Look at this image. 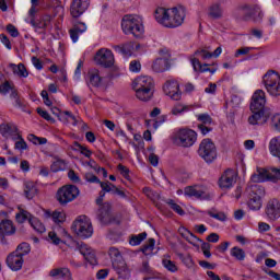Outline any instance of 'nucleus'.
Masks as SVG:
<instances>
[{"mask_svg":"<svg viewBox=\"0 0 280 280\" xmlns=\"http://www.w3.org/2000/svg\"><path fill=\"white\" fill-rule=\"evenodd\" d=\"M266 106V93L264 90H257L252 97L250 110L252 116L248 117L250 126H264L270 119V110L264 108Z\"/></svg>","mask_w":280,"mask_h":280,"instance_id":"nucleus-1","label":"nucleus"},{"mask_svg":"<svg viewBox=\"0 0 280 280\" xmlns=\"http://www.w3.org/2000/svg\"><path fill=\"white\" fill-rule=\"evenodd\" d=\"M155 20L158 23H160V25H163V27H180L185 21V8H159L155 10Z\"/></svg>","mask_w":280,"mask_h":280,"instance_id":"nucleus-2","label":"nucleus"},{"mask_svg":"<svg viewBox=\"0 0 280 280\" xmlns=\"http://www.w3.org/2000/svg\"><path fill=\"white\" fill-rule=\"evenodd\" d=\"M132 90L137 100L140 102H150L154 95V80L152 77L140 75L132 81Z\"/></svg>","mask_w":280,"mask_h":280,"instance_id":"nucleus-3","label":"nucleus"},{"mask_svg":"<svg viewBox=\"0 0 280 280\" xmlns=\"http://www.w3.org/2000/svg\"><path fill=\"white\" fill-rule=\"evenodd\" d=\"M122 32L126 34H133L139 38L143 34V20L139 15H125L121 22Z\"/></svg>","mask_w":280,"mask_h":280,"instance_id":"nucleus-4","label":"nucleus"},{"mask_svg":"<svg viewBox=\"0 0 280 280\" xmlns=\"http://www.w3.org/2000/svg\"><path fill=\"white\" fill-rule=\"evenodd\" d=\"M248 197L247 205L252 211H259L261 209V198L266 196V189L259 184L250 185L246 188Z\"/></svg>","mask_w":280,"mask_h":280,"instance_id":"nucleus-5","label":"nucleus"},{"mask_svg":"<svg viewBox=\"0 0 280 280\" xmlns=\"http://www.w3.org/2000/svg\"><path fill=\"white\" fill-rule=\"evenodd\" d=\"M72 231L83 240H86L93 235V224L91 223V219L86 215H80L72 223Z\"/></svg>","mask_w":280,"mask_h":280,"instance_id":"nucleus-6","label":"nucleus"},{"mask_svg":"<svg viewBox=\"0 0 280 280\" xmlns=\"http://www.w3.org/2000/svg\"><path fill=\"white\" fill-rule=\"evenodd\" d=\"M199 156L206 163H213L218 159V149L211 139H203L198 149Z\"/></svg>","mask_w":280,"mask_h":280,"instance_id":"nucleus-7","label":"nucleus"},{"mask_svg":"<svg viewBox=\"0 0 280 280\" xmlns=\"http://www.w3.org/2000/svg\"><path fill=\"white\" fill-rule=\"evenodd\" d=\"M262 82L269 95L272 97H279L280 95V75L275 71H268L262 77Z\"/></svg>","mask_w":280,"mask_h":280,"instance_id":"nucleus-8","label":"nucleus"},{"mask_svg":"<svg viewBox=\"0 0 280 280\" xmlns=\"http://www.w3.org/2000/svg\"><path fill=\"white\" fill-rule=\"evenodd\" d=\"M80 196V189L75 185H66L58 189L57 200L61 205H69Z\"/></svg>","mask_w":280,"mask_h":280,"instance_id":"nucleus-9","label":"nucleus"},{"mask_svg":"<svg viewBox=\"0 0 280 280\" xmlns=\"http://www.w3.org/2000/svg\"><path fill=\"white\" fill-rule=\"evenodd\" d=\"M196 131L191 129H180L176 136V141L182 148H191L196 143Z\"/></svg>","mask_w":280,"mask_h":280,"instance_id":"nucleus-10","label":"nucleus"},{"mask_svg":"<svg viewBox=\"0 0 280 280\" xmlns=\"http://www.w3.org/2000/svg\"><path fill=\"white\" fill-rule=\"evenodd\" d=\"M95 61L97 65H101V67L108 69L115 65V56L110 49L102 48L96 52Z\"/></svg>","mask_w":280,"mask_h":280,"instance_id":"nucleus-11","label":"nucleus"},{"mask_svg":"<svg viewBox=\"0 0 280 280\" xmlns=\"http://www.w3.org/2000/svg\"><path fill=\"white\" fill-rule=\"evenodd\" d=\"M75 250H79L81 255L84 257L85 261L91 264V266L97 265V257L95 256V250L93 248L89 247V245L84 243H74Z\"/></svg>","mask_w":280,"mask_h":280,"instance_id":"nucleus-12","label":"nucleus"},{"mask_svg":"<svg viewBox=\"0 0 280 280\" xmlns=\"http://www.w3.org/2000/svg\"><path fill=\"white\" fill-rule=\"evenodd\" d=\"M163 91L165 95H168V97H171V100H174L175 102H178V100H180L182 97L180 85L176 80L167 81L163 86Z\"/></svg>","mask_w":280,"mask_h":280,"instance_id":"nucleus-13","label":"nucleus"},{"mask_svg":"<svg viewBox=\"0 0 280 280\" xmlns=\"http://www.w3.org/2000/svg\"><path fill=\"white\" fill-rule=\"evenodd\" d=\"M97 219L101 224H114V222H117L113 213H110V205L108 202H105L100 207Z\"/></svg>","mask_w":280,"mask_h":280,"instance_id":"nucleus-14","label":"nucleus"},{"mask_svg":"<svg viewBox=\"0 0 280 280\" xmlns=\"http://www.w3.org/2000/svg\"><path fill=\"white\" fill-rule=\"evenodd\" d=\"M0 135L4 139H13V141H16V138L19 135H21V131H19V127L14 122H2L0 125Z\"/></svg>","mask_w":280,"mask_h":280,"instance_id":"nucleus-15","label":"nucleus"},{"mask_svg":"<svg viewBox=\"0 0 280 280\" xmlns=\"http://www.w3.org/2000/svg\"><path fill=\"white\" fill-rule=\"evenodd\" d=\"M89 5H91V0H73L70 7V13L73 19L82 16L89 10Z\"/></svg>","mask_w":280,"mask_h":280,"instance_id":"nucleus-16","label":"nucleus"},{"mask_svg":"<svg viewBox=\"0 0 280 280\" xmlns=\"http://www.w3.org/2000/svg\"><path fill=\"white\" fill-rule=\"evenodd\" d=\"M237 180V174L233 170H226L221 178L219 179V185L221 189H231Z\"/></svg>","mask_w":280,"mask_h":280,"instance_id":"nucleus-17","label":"nucleus"},{"mask_svg":"<svg viewBox=\"0 0 280 280\" xmlns=\"http://www.w3.org/2000/svg\"><path fill=\"white\" fill-rule=\"evenodd\" d=\"M16 233V228L11 220H2L0 222V238L2 244H7L5 235H14Z\"/></svg>","mask_w":280,"mask_h":280,"instance_id":"nucleus-18","label":"nucleus"},{"mask_svg":"<svg viewBox=\"0 0 280 280\" xmlns=\"http://www.w3.org/2000/svg\"><path fill=\"white\" fill-rule=\"evenodd\" d=\"M23 256L19 252H12L7 257V266H9L13 271L21 270L23 268Z\"/></svg>","mask_w":280,"mask_h":280,"instance_id":"nucleus-19","label":"nucleus"},{"mask_svg":"<svg viewBox=\"0 0 280 280\" xmlns=\"http://www.w3.org/2000/svg\"><path fill=\"white\" fill-rule=\"evenodd\" d=\"M267 218L269 220H278L280 217V202L278 199H271L266 207Z\"/></svg>","mask_w":280,"mask_h":280,"instance_id":"nucleus-20","label":"nucleus"},{"mask_svg":"<svg viewBox=\"0 0 280 280\" xmlns=\"http://www.w3.org/2000/svg\"><path fill=\"white\" fill-rule=\"evenodd\" d=\"M113 268L118 275L119 279H122V280L130 279V268H128L126 260H122L120 262H114Z\"/></svg>","mask_w":280,"mask_h":280,"instance_id":"nucleus-21","label":"nucleus"},{"mask_svg":"<svg viewBox=\"0 0 280 280\" xmlns=\"http://www.w3.org/2000/svg\"><path fill=\"white\" fill-rule=\"evenodd\" d=\"M152 69L155 73H163V71H167V69H170V55L158 58L153 62Z\"/></svg>","mask_w":280,"mask_h":280,"instance_id":"nucleus-22","label":"nucleus"},{"mask_svg":"<svg viewBox=\"0 0 280 280\" xmlns=\"http://www.w3.org/2000/svg\"><path fill=\"white\" fill-rule=\"evenodd\" d=\"M208 16H209V19H213L214 21L222 19V16H224V10L222 9V4L212 3L208 8Z\"/></svg>","mask_w":280,"mask_h":280,"instance_id":"nucleus-23","label":"nucleus"},{"mask_svg":"<svg viewBox=\"0 0 280 280\" xmlns=\"http://www.w3.org/2000/svg\"><path fill=\"white\" fill-rule=\"evenodd\" d=\"M24 196L27 200H32L35 196H38V187L36 183L28 180L24 182Z\"/></svg>","mask_w":280,"mask_h":280,"instance_id":"nucleus-24","label":"nucleus"},{"mask_svg":"<svg viewBox=\"0 0 280 280\" xmlns=\"http://www.w3.org/2000/svg\"><path fill=\"white\" fill-rule=\"evenodd\" d=\"M86 32V24L79 22L73 25L70 30V37L72 43H78V38H80V34H84Z\"/></svg>","mask_w":280,"mask_h":280,"instance_id":"nucleus-25","label":"nucleus"},{"mask_svg":"<svg viewBox=\"0 0 280 280\" xmlns=\"http://www.w3.org/2000/svg\"><path fill=\"white\" fill-rule=\"evenodd\" d=\"M266 180H270V171L265 168H257V172L252 175L253 183H266Z\"/></svg>","mask_w":280,"mask_h":280,"instance_id":"nucleus-26","label":"nucleus"},{"mask_svg":"<svg viewBox=\"0 0 280 280\" xmlns=\"http://www.w3.org/2000/svg\"><path fill=\"white\" fill-rule=\"evenodd\" d=\"M49 277L71 280V270H69V268L51 269L49 271Z\"/></svg>","mask_w":280,"mask_h":280,"instance_id":"nucleus-27","label":"nucleus"},{"mask_svg":"<svg viewBox=\"0 0 280 280\" xmlns=\"http://www.w3.org/2000/svg\"><path fill=\"white\" fill-rule=\"evenodd\" d=\"M139 272L142 275H148L144 280H156V276H154V269L150 267V262L148 260L142 261V265L139 267Z\"/></svg>","mask_w":280,"mask_h":280,"instance_id":"nucleus-28","label":"nucleus"},{"mask_svg":"<svg viewBox=\"0 0 280 280\" xmlns=\"http://www.w3.org/2000/svg\"><path fill=\"white\" fill-rule=\"evenodd\" d=\"M114 49L117 54H121L122 56H132V51H135V43L128 42L122 46H114Z\"/></svg>","mask_w":280,"mask_h":280,"instance_id":"nucleus-29","label":"nucleus"},{"mask_svg":"<svg viewBox=\"0 0 280 280\" xmlns=\"http://www.w3.org/2000/svg\"><path fill=\"white\" fill-rule=\"evenodd\" d=\"M185 196H188L189 198H202L205 196V191L200 189L198 186H188L184 189Z\"/></svg>","mask_w":280,"mask_h":280,"instance_id":"nucleus-30","label":"nucleus"},{"mask_svg":"<svg viewBox=\"0 0 280 280\" xmlns=\"http://www.w3.org/2000/svg\"><path fill=\"white\" fill-rule=\"evenodd\" d=\"M156 241L154 238H149L148 242L140 248V252L145 255V257H152L154 255V245Z\"/></svg>","mask_w":280,"mask_h":280,"instance_id":"nucleus-31","label":"nucleus"},{"mask_svg":"<svg viewBox=\"0 0 280 280\" xmlns=\"http://www.w3.org/2000/svg\"><path fill=\"white\" fill-rule=\"evenodd\" d=\"M108 255L112 259V266H115V262L119 264L124 261V256H121V252H119V249L116 247H110L108 250Z\"/></svg>","mask_w":280,"mask_h":280,"instance_id":"nucleus-32","label":"nucleus"},{"mask_svg":"<svg viewBox=\"0 0 280 280\" xmlns=\"http://www.w3.org/2000/svg\"><path fill=\"white\" fill-rule=\"evenodd\" d=\"M162 264L164 268L168 270V272H178V267L176 266V262L171 260V256L168 254L164 255Z\"/></svg>","mask_w":280,"mask_h":280,"instance_id":"nucleus-33","label":"nucleus"},{"mask_svg":"<svg viewBox=\"0 0 280 280\" xmlns=\"http://www.w3.org/2000/svg\"><path fill=\"white\" fill-rule=\"evenodd\" d=\"M30 224L36 231V233L43 234L47 229L45 228V224L38 220V218L32 217L30 218Z\"/></svg>","mask_w":280,"mask_h":280,"instance_id":"nucleus-34","label":"nucleus"},{"mask_svg":"<svg viewBox=\"0 0 280 280\" xmlns=\"http://www.w3.org/2000/svg\"><path fill=\"white\" fill-rule=\"evenodd\" d=\"M190 61H191V65H192L195 71H201V73H205L207 71H211V69L209 68V65L205 63L202 66V63H200V60L196 57H191Z\"/></svg>","mask_w":280,"mask_h":280,"instance_id":"nucleus-35","label":"nucleus"},{"mask_svg":"<svg viewBox=\"0 0 280 280\" xmlns=\"http://www.w3.org/2000/svg\"><path fill=\"white\" fill-rule=\"evenodd\" d=\"M179 233L182 237H185L189 244H194L196 242H200V238H198L194 233L189 232V230L182 228L179 230Z\"/></svg>","mask_w":280,"mask_h":280,"instance_id":"nucleus-36","label":"nucleus"},{"mask_svg":"<svg viewBox=\"0 0 280 280\" xmlns=\"http://www.w3.org/2000/svg\"><path fill=\"white\" fill-rule=\"evenodd\" d=\"M11 68L13 69V73H16L20 78H27L30 73L27 72V69L25 68V65L19 63L18 66L12 63Z\"/></svg>","mask_w":280,"mask_h":280,"instance_id":"nucleus-37","label":"nucleus"},{"mask_svg":"<svg viewBox=\"0 0 280 280\" xmlns=\"http://www.w3.org/2000/svg\"><path fill=\"white\" fill-rule=\"evenodd\" d=\"M46 217L51 218L55 224H62V222H65V219H66L63 212H58V211H55L52 213L47 211Z\"/></svg>","mask_w":280,"mask_h":280,"instance_id":"nucleus-38","label":"nucleus"},{"mask_svg":"<svg viewBox=\"0 0 280 280\" xmlns=\"http://www.w3.org/2000/svg\"><path fill=\"white\" fill-rule=\"evenodd\" d=\"M89 80L92 86H100V84H102V77H100V71L93 70L89 72Z\"/></svg>","mask_w":280,"mask_h":280,"instance_id":"nucleus-39","label":"nucleus"},{"mask_svg":"<svg viewBox=\"0 0 280 280\" xmlns=\"http://www.w3.org/2000/svg\"><path fill=\"white\" fill-rule=\"evenodd\" d=\"M148 237V233L142 232L138 235H131L130 240H129V244L131 246H139V244H141V242H143V240H145Z\"/></svg>","mask_w":280,"mask_h":280,"instance_id":"nucleus-40","label":"nucleus"},{"mask_svg":"<svg viewBox=\"0 0 280 280\" xmlns=\"http://www.w3.org/2000/svg\"><path fill=\"white\" fill-rule=\"evenodd\" d=\"M30 218L32 217V213H30L26 210L21 209L19 213H16L15 215V220L19 224H23V222H25V220H28L30 222Z\"/></svg>","mask_w":280,"mask_h":280,"instance_id":"nucleus-41","label":"nucleus"},{"mask_svg":"<svg viewBox=\"0 0 280 280\" xmlns=\"http://www.w3.org/2000/svg\"><path fill=\"white\" fill-rule=\"evenodd\" d=\"M232 257H235L237 261H244L246 259V252L240 247H233L231 249Z\"/></svg>","mask_w":280,"mask_h":280,"instance_id":"nucleus-42","label":"nucleus"},{"mask_svg":"<svg viewBox=\"0 0 280 280\" xmlns=\"http://www.w3.org/2000/svg\"><path fill=\"white\" fill-rule=\"evenodd\" d=\"M101 191H104V194H115V191H117V186H115L114 184L109 183V182H101Z\"/></svg>","mask_w":280,"mask_h":280,"instance_id":"nucleus-43","label":"nucleus"},{"mask_svg":"<svg viewBox=\"0 0 280 280\" xmlns=\"http://www.w3.org/2000/svg\"><path fill=\"white\" fill-rule=\"evenodd\" d=\"M191 106L189 105H183L178 103L172 108L171 113L172 115H182V113H186V110H189Z\"/></svg>","mask_w":280,"mask_h":280,"instance_id":"nucleus-44","label":"nucleus"},{"mask_svg":"<svg viewBox=\"0 0 280 280\" xmlns=\"http://www.w3.org/2000/svg\"><path fill=\"white\" fill-rule=\"evenodd\" d=\"M15 150H27V142H25V139H23V136L18 135V137L15 138V144H14Z\"/></svg>","mask_w":280,"mask_h":280,"instance_id":"nucleus-45","label":"nucleus"},{"mask_svg":"<svg viewBox=\"0 0 280 280\" xmlns=\"http://www.w3.org/2000/svg\"><path fill=\"white\" fill-rule=\"evenodd\" d=\"M31 25L37 30H45L49 25V20L36 21V19H31Z\"/></svg>","mask_w":280,"mask_h":280,"instance_id":"nucleus-46","label":"nucleus"},{"mask_svg":"<svg viewBox=\"0 0 280 280\" xmlns=\"http://www.w3.org/2000/svg\"><path fill=\"white\" fill-rule=\"evenodd\" d=\"M27 139L31 143H34V145H45V143H47V138H38L34 133L28 135Z\"/></svg>","mask_w":280,"mask_h":280,"instance_id":"nucleus-47","label":"nucleus"},{"mask_svg":"<svg viewBox=\"0 0 280 280\" xmlns=\"http://www.w3.org/2000/svg\"><path fill=\"white\" fill-rule=\"evenodd\" d=\"M166 203L175 211V213H178V215H185V210L178 203L174 202V200L168 199Z\"/></svg>","mask_w":280,"mask_h":280,"instance_id":"nucleus-48","label":"nucleus"},{"mask_svg":"<svg viewBox=\"0 0 280 280\" xmlns=\"http://www.w3.org/2000/svg\"><path fill=\"white\" fill-rule=\"evenodd\" d=\"M269 180H272L273 183H277V180H280V168H277V167L269 168Z\"/></svg>","mask_w":280,"mask_h":280,"instance_id":"nucleus-49","label":"nucleus"},{"mask_svg":"<svg viewBox=\"0 0 280 280\" xmlns=\"http://www.w3.org/2000/svg\"><path fill=\"white\" fill-rule=\"evenodd\" d=\"M196 56H200L202 58V60H209V59L213 58V54H211L205 49H197L195 51V55L192 56V58H196Z\"/></svg>","mask_w":280,"mask_h":280,"instance_id":"nucleus-50","label":"nucleus"},{"mask_svg":"<svg viewBox=\"0 0 280 280\" xmlns=\"http://www.w3.org/2000/svg\"><path fill=\"white\" fill-rule=\"evenodd\" d=\"M31 248H30V244L27 243H21L15 253H19L22 257H25V255H27L30 253Z\"/></svg>","mask_w":280,"mask_h":280,"instance_id":"nucleus-51","label":"nucleus"},{"mask_svg":"<svg viewBox=\"0 0 280 280\" xmlns=\"http://www.w3.org/2000/svg\"><path fill=\"white\" fill-rule=\"evenodd\" d=\"M208 215H210V218H214V220H219L220 222H224L226 220V214L224 212L208 211Z\"/></svg>","mask_w":280,"mask_h":280,"instance_id":"nucleus-52","label":"nucleus"},{"mask_svg":"<svg viewBox=\"0 0 280 280\" xmlns=\"http://www.w3.org/2000/svg\"><path fill=\"white\" fill-rule=\"evenodd\" d=\"M179 259H182L183 264H185V266H187V268H191L194 266V259H191L190 255H183V254H178Z\"/></svg>","mask_w":280,"mask_h":280,"instance_id":"nucleus-53","label":"nucleus"},{"mask_svg":"<svg viewBox=\"0 0 280 280\" xmlns=\"http://www.w3.org/2000/svg\"><path fill=\"white\" fill-rule=\"evenodd\" d=\"M75 148H79V150H81V154H83V156H86V159H91V154H93V152L91 150H89L86 147L80 144L79 142H74Z\"/></svg>","mask_w":280,"mask_h":280,"instance_id":"nucleus-54","label":"nucleus"},{"mask_svg":"<svg viewBox=\"0 0 280 280\" xmlns=\"http://www.w3.org/2000/svg\"><path fill=\"white\" fill-rule=\"evenodd\" d=\"M37 113L43 117V119H46V121H51V124H55L56 120L54 118H51V116L49 115V113H47V110L38 107Z\"/></svg>","mask_w":280,"mask_h":280,"instance_id":"nucleus-55","label":"nucleus"},{"mask_svg":"<svg viewBox=\"0 0 280 280\" xmlns=\"http://www.w3.org/2000/svg\"><path fill=\"white\" fill-rule=\"evenodd\" d=\"M118 171L120 172L121 176H124V178L130 180V170L128 167L124 166V164H118Z\"/></svg>","mask_w":280,"mask_h":280,"instance_id":"nucleus-56","label":"nucleus"},{"mask_svg":"<svg viewBox=\"0 0 280 280\" xmlns=\"http://www.w3.org/2000/svg\"><path fill=\"white\" fill-rule=\"evenodd\" d=\"M271 126H272V128H275V130L280 132V114H276L272 116Z\"/></svg>","mask_w":280,"mask_h":280,"instance_id":"nucleus-57","label":"nucleus"},{"mask_svg":"<svg viewBox=\"0 0 280 280\" xmlns=\"http://www.w3.org/2000/svg\"><path fill=\"white\" fill-rule=\"evenodd\" d=\"M84 178L88 183H97L98 185H101L102 183L100 178L95 176L93 173H85Z\"/></svg>","mask_w":280,"mask_h":280,"instance_id":"nucleus-58","label":"nucleus"},{"mask_svg":"<svg viewBox=\"0 0 280 280\" xmlns=\"http://www.w3.org/2000/svg\"><path fill=\"white\" fill-rule=\"evenodd\" d=\"M199 266H201V268H205L206 270H215L218 265L211 264L207 260H199Z\"/></svg>","mask_w":280,"mask_h":280,"instance_id":"nucleus-59","label":"nucleus"},{"mask_svg":"<svg viewBox=\"0 0 280 280\" xmlns=\"http://www.w3.org/2000/svg\"><path fill=\"white\" fill-rule=\"evenodd\" d=\"M129 69L133 73H139V71H141V62H139L137 60L131 61L129 65Z\"/></svg>","mask_w":280,"mask_h":280,"instance_id":"nucleus-60","label":"nucleus"},{"mask_svg":"<svg viewBox=\"0 0 280 280\" xmlns=\"http://www.w3.org/2000/svg\"><path fill=\"white\" fill-rule=\"evenodd\" d=\"M7 32H9L10 36H12L13 38H18L19 36V30L13 24H9L7 26Z\"/></svg>","mask_w":280,"mask_h":280,"instance_id":"nucleus-61","label":"nucleus"},{"mask_svg":"<svg viewBox=\"0 0 280 280\" xmlns=\"http://www.w3.org/2000/svg\"><path fill=\"white\" fill-rule=\"evenodd\" d=\"M199 121H201L203 126H207V124H211L212 119L209 114H201L198 116Z\"/></svg>","mask_w":280,"mask_h":280,"instance_id":"nucleus-62","label":"nucleus"},{"mask_svg":"<svg viewBox=\"0 0 280 280\" xmlns=\"http://www.w3.org/2000/svg\"><path fill=\"white\" fill-rule=\"evenodd\" d=\"M12 91V85H10V82H4L3 84L0 85V93L5 95V93H10Z\"/></svg>","mask_w":280,"mask_h":280,"instance_id":"nucleus-63","label":"nucleus"},{"mask_svg":"<svg viewBox=\"0 0 280 280\" xmlns=\"http://www.w3.org/2000/svg\"><path fill=\"white\" fill-rule=\"evenodd\" d=\"M68 178L72 182V183H80V176L77 175L75 171L70 170L68 172Z\"/></svg>","mask_w":280,"mask_h":280,"instance_id":"nucleus-64","label":"nucleus"}]
</instances>
